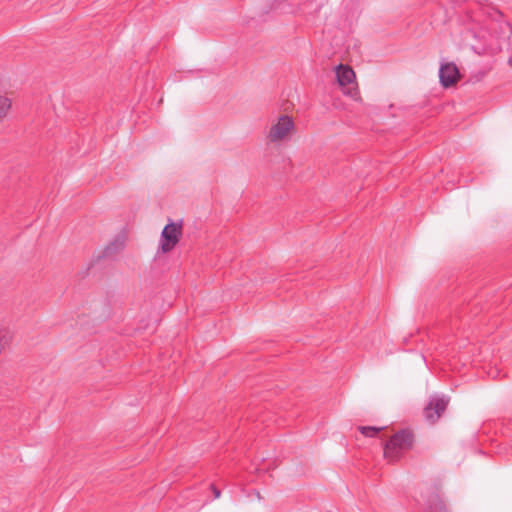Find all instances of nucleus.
I'll list each match as a JSON object with an SVG mask.
<instances>
[{
    "instance_id": "nucleus-4",
    "label": "nucleus",
    "mask_w": 512,
    "mask_h": 512,
    "mask_svg": "<svg viewBox=\"0 0 512 512\" xmlns=\"http://www.w3.org/2000/svg\"><path fill=\"white\" fill-rule=\"evenodd\" d=\"M294 130L293 119L288 115H282L277 122L270 127L267 138L271 143H277L289 138Z\"/></svg>"
},
{
    "instance_id": "nucleus-5",
    "label": "nucleus",
    "mask_w": 512,
    "mask_h": 512,
    "mask_svg": "<svg viewBox=\"0 0 512 512\" xmlns=\"http://www.w3.org/2000/svg\"><path fill=\"white\" fill-rule=\"evenodd\" d=\"M422 495L426 512H450L436 486L428 487Z\"/></svg>"
},
{
    "instance_id": "nucleus-1",
    "label": "nucleus",
    "mask_w": 512,
    "mask_h": 512,
    "mask_svg": "<svg viewBox=\"0 0 512 512\" xmlns=\"http://www.w3.org/2000/svg\"><path fill=\"white\" fill-rule=\"evenodd\" d=\"M482 14L486 17L483 23H479L468 30V33L479 45H472L474 50L497 53L502 50V44L511 34L510 24L502 20V13L495 7L483 5Z\"/></svg>"
},
{
    "instance_id": "nucleus-13",
    "label": "nucleus",
    "mask_w": 512,
    "mask_h": 512,
    "mask_svg": "<svg viewBox=\"0 0 512 512\" xmlns=\"http://www.w3.org/2000/svg\"><path fill=\"white\" fill-rule=\"evenodd\" d=\"M210 488H211V491H212V493L214 495V498L218 499L220 497V495H221L220 489H218L214 484H211Z\"/></svg>"
},
{
    "instance_id": "nucleus-10",
    "label": "nucleus",
    "mask_w": 512,
    "mask_h": 512,
    "mask_svg": "<svg viewBox=\"0 0 512 512\" xmlns=\"http://www.w3.org/2000/svg\"><path fill=\"white\" fill-rule=\"evenodd\" d=\"M123 242L122 241H114L106 246L104 249V256L105 257H111L114 254L118 253L120 250L123 249Z\"/></svg>"
},
{
    "instance_id": "nucleus-12",
    "label": "nucleus",
    "mask_w": 512,
    "mask_h": 512,
    "mask_svg": "<svg viewBox=\"0 0 512 512\" xmlns=\"http://www.w3.org/2000/svg\"><path fill=\"white\" fill-rule=\"evenodd\" d=\"M383 428H378L374 426H359L358 430L366 437H374L377 433H379Z\"/></svg>"
},
{
    "instance_id": "nucleus-8",
    "label": "nucleus",
    "mask_w": 512,
    "mask_h": 512,
    "mask_svg": "<svg viewBox=\"0 0 512 512\" xmlns=\"http://www.w3.org/2000/svg\"><path fill=\"white\" fill-rule=\"evenodd\" d=\"M336 77L340 86H346L354 82L355 73L351 67L340 64L336 68Z\"/></svg>"
},
{
    "instance_id": "nucleus-7",
    "label": "nucleus",
    "mask_w": 512,
    "mask_h": 512,
    "mask_svg": "<svg viewBox=\"0 0 512 512\" xmlns=\"http://www.w3.org/2000/svg\"><path fill=\"white\" fill-rule=\"evenodd\" d=\"M459 70L454 63H444L439 69L440 83L444 87H450L459 80Z\"/></svg>"
},
{
    "instance_id": "nucleus-6",
    "label": "nucleus",
    "mask_w": 512,
    "mask_h": 512,
    "mask_svg": "<svg viewBox=\"0 0 512 512\" xmlns=\"http://www.w3.org/2000/svg\"><path fill=\"white\" fill-rule=\"evenodd\" d=\"M448 405V400L444 397L433 396L424 408V417L430 422L435 423L444 413Z\"/></svg>"
},
{
    "instance_id": "nucleus-2",
    "label": "nucleus",
    "mask_w": 512,
    "mask_h": 512,
    "mask_svg": "<svg viewBox=\"0 0 512 512\" xmlns=\"http://www.w3.org/2000/svg\"><path fill=\"white\" fill-rule=\"evenodd\" d=\"M415 442L414 433L410 429H401L393 434L384 445V457L389 462H397L402 455L412 449Z\"/></svg>"
},
{
    "instance_id": "nucleus-11",
    "label": "nucleus",
    "mask_w": 512,
    "mask_h": 512,
    "mask_svg": "<svg viewBox=\"0 0 512 512\" xmlns=\"http://www.w3.org/2000/svg\"><path fill=\"white\" fill-rule=\"evenodd\" d=\"M11 105V100L8 97L0 95V121L7 116L8 111L11 109Z\"/></svg>"
},
{
    "instance_id": "nucleus-3",
    "label": "nucleus",
    "mask_w": 512,
    "mask_h": 512,
    "mask_svg": "<svg viewBox=\"0 0 512 512\" xmlns=\"http://www.w3.org/2000/svg\"><path fill=\"white\" fill-rule=\"evenodd\" d=\"M182 236V221H169L161 232L160 249L163 253H168L174 249Z\"/></svg>"
},
{
    "instance_id": "nucleus-9",
    "label": "nucleus",
    "mask_w": 512,
    "mask_h": 512,
    "mask_svg": "<svg viewBox=\"0 0 512 512\" xmlns=\"http://www.w3.org/2000/svg\"><path fill=\"white\" fill-rule=\"evenodd\" d=\"M13 334L7 327H0V354L5 350L11 343Z\"/></svg>"
}]
</instances>
